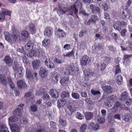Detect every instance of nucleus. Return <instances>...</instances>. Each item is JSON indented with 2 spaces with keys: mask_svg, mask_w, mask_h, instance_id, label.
Returning <instances> with one entry per match:
<instances>
[{
  "mask_svg": "<svg viewBox=\"0 0 132 132\" xmlns=\"http://www.w3.org/2000/svg\"><path fill=\"white\" fill-rule=\"evenodd\" d=\"M121 9L120 16L121 18L125 20L127 18H130V12L127 6H122Z\"/></svg>",
  "mask_w": 132,
  "mask_h": 132,
  "instance_id": "f257e3e1",
  "label": "nucleus"
},
{
  "mask_svg": "<svg viewBox=\"0 0 132 132\" xmlns=\"http://www.w3.org/2000/svg\"><path fill=\"white\" fill-rule=\"evenodd\" d=\"M126 26L127 23L125 21H118L114 24L113 27L115 29L120 31L122 28L125 27Z\"/></svg>",
  "mask_w": 132,
  "mask_h": 132,
  "instance_id": "f03ea898",
  "label": "nucleus"
},
{
  "mask_svg": "<svg viewBox=\"0 0 132 132\" xmlns=\"http://www.w3.org/2000/svg\"><path fill=\"white\" fill-rule=\"evenodd\" d=\"M37 74L35 71H33L32 69L28 68L26 69V76L27 78H31L34 79L37 78Z\"/></svg>",
  "mask_w": 132,
  "mask_h": 132,
  "instance_id": "7ed1b4c3",
  "label": "nucleus"
},
{
  "mask_svg": "<svg viewBox=\"0 0 132 132\" xmlns=\"http://www.w3.org/2000/svg\"><path fill=\"white\" fill-rule=\"evenodd\" d=\"M90 62V58L88 56L86 55L82 56L80 63L82 65L85 66L88 64Z\"/></svg>",
  "mask_w": 132,
  "mask_h": 132,
  "instance_id": "20e7f679",
  "label": "nucleus"
},
{
  "mask_svg": "<svg viewBox=\"0 0 132 132\" xmlns=\"http://www.w3.org/2000/svg\"><path fill=\"white\" fill-rule=\"evenodd\" d=\"M24 104H20L18 105V107H20L21 109L17 108L15 109L13 112V114L16 116L19 117L20 118L22 116V111L23 110L22 107Z\"/></svg>",
  "mask_w": 132,
  "mask_h": 132,
  "instance_id": "39448f33",
  "label": "nucleus"
},
{
  "mask_svg": "<svg viewBox=\"0 0 132 132\" xmlns=\"http://www.w3.org/2000/svg\"><path fill=\"white\" fill-rule=\"evenodd\" d=\"M47 70L46 67L44 66L41 67L40 68L39 74L42 78H46L47 75Z\"/></svg>",
  "mask_w": 132,
  "mask_h": 132,
  "instance_id": "423d86ee",
  "label": "nucleus"
},
{
  "mask_svg": "<svg viewBox=\"0 0 132 132\" xmlns=\"http://www.w3.org/2000/svg\"><path fill=\"white\" fill-rule=\"evenodd\" d=\"M89 7L92 12L93 13L96 14L100 13V9L98 6L91 4L90 5Z\"/></svg>",
  "mask_w": 132,
  "mask_h": 132,
  "instance_id": "0eeeda50",
  "label": "nucleus"
},
{
  "mask_svg": "<svg viewBox=\"0 0 132 132\" xmlns=\"http://www.w3.org/2000/svg\"><path fill=\"white\" fill-rule=\"evenodd\" d=\"M53 31V28L47 26L45 29L44 34L46 36L49 37L52 35Z\"/></svg>",
  "mask_w": 132,
  "mask_h": 132,
  "instance_id": "6e6552de",
  "label": "nucleus"
},
{
  "mask_svg": "<svg viewBox=\"0 0 132 132\" xmlns=\"http://www.w3.org/2000/svg\"><path fill=\"white\" fill-rule=\"evenodd\" d=\"M45 65L48 68L52 69L55 67L54 63L49 58H47L44 61Z\"/></svg>",
  "mask_w": 132,
  "mask_h": 132,
  "instance_id": "1a4fd4ad",
  "label": "nucleus"
},
{
  "mask_svg": "<svg viewBox=\"0 0 132 132\" xmlns=\"http://www.w3.org/2000/svg\"><path fill=\"white\" fill-rule=\"evenodd\" d=\"M28 28L30 34H34L36 33V29L35 24L32 23H30L28 26Z\"/></svg>",
  "mask_w": 132,
  "mask_h": 132,
  "instance_id": "9d476101",
  "label": "nucleus"
},
{
  "mask_svg": "<svg viewBox=\"0 0 132 132\" xmlns=\"http://www.w3.org/2000/svg\"><path fill=\"white\" fill-rule=\"evenodd\" d=\"M84 75L85 76V78H86L87 80L88 79L90 76H93V73L92 72V70L89 68H87L84 70L83 72Z\"/></svg>",
  "mask_w": 132,
  "mask_h": 132,
  "instance_id": "9b49d317",
  "label": "nucleus"
},
{
  "mask_svg": "<svg viewBox=\"0 0 132 132\" xmlns=\"http://www.w3.org/2000/svg\"><path fill=\"white\" fill-rule=\"evenodd\" d=\"M89 127L90 129L94 131H97L99 129L100 126L97 123H95L93 122H91L89 125Z\"/></svg>",
  "mask_w": 132,
  "mask_h": 132,
  "instance_id": "f8f14e48",
  "label": "nucleus"
},
{
  "mask_svg": "<svg viewBox=\"0 0 132 132\" xmlns=\"http://www.w3.org/2000/svg\"><path fill=\"white\" fill-rule=\"evenodd\" d=\"M34 42L32 40L29 41L25 46L26 50L30 51L33 49Z\"/></svg>",
  "mask_w": 132,
  "mask_h": 132,
  "instance_id": "ddd939ff",
  "label": "nucleus"
},
{
  "mask_svg": "<svg viewBox=\"0 0 132 132\" xmlns=\"http://www.w3.org/2000/svg\"><path fill=\"white\" fill-rule=\"evenodd\" d=\"M56 33L57 34V36L60 38L65 37L66 36V33L62 29H60V28L58 29L56 31Z\"/></svg>",
  "mask_w": 132,
  "mask_h": 132,
  "instance_id": "4468645a",
  "label": "nucleus"
},
{
  "mask_svg": "<svg viewBox=\"0 0 132 132\" xmlns=\"http://www.w3.org/2000/svg\"><path fill=\"white\" fill-rule=\"evenodd\" d=\"M69 79V77H64L61 79L60 83L63 86H67Z\"/></svg>",
  "mask_w": 132,
  "mask_h": 132,
  "instance_id": "2eb2a0df",
  "label": "nucleus"
},
{
  "mask_svg": "<svg viewBox=\"0 0 132 132\" xmlns=\"http://www.w3.org/2000/svg\"><path fill=\"white\" fill-rule=\"evenodd\" d=\"M20 34L22 39L23 40H25L29 37V33L26 30H23L21 31Z\"/></svg>",
  "mask_w": 132,
  "mask_h": 132,
  "instance_id": "dca6fc26",
  "label": "nucleus"
},
{
  "mask_svg": "<svg viewBox=\"0 0 132 132\" xmlns=\"http://www.w3.org/2000/svg\"><path fill=\"white\" fill-rule=\"evenodd\" d=\"M10 128L12 132H19L20 130L18 125L16 123L12 124Z\"/></svg>",
  "mask_w": 132,
  "mask_h": 132,
  "instance_id": "f3484780",
  "label": "nucleus"
},
{
  "mask_svg": "<svg viewBox=\"0 0 132 132\" xmlns=\"http://www.w3.org/2000/svg\"><path fill=\"white\" fill-rule=\"evenodd\" d=\"M4 61L9 67L11 66L13 62V60L9 56H6L4 59Z\"/></svg>",
  "mask_w": 132,
  "mask_h": 132,
  "instance_id": "a211bd4d",
  "label": "nucleus"
},
{
  "mask_svg": "<svg viewBox=\"0 0 132 132\" xmlns=\"http://www.w3.org/2000/svg\"><path fill=\"white\" fill-rule=\"evenodd\" d=\"M98 20V17L97 16L95 15H92L88 22H87V24L88 25H90V23H95Z\"/></svg>",
  "mask_w": 132,
  "mask_h": 132,
  "instance_id": "6ab92c4d",
  "label": "nucleus"
},
{
  "mask_svg": "<svg viewBox=\"0 0 132 132\" xmlns=\"http://www.w3.org/2000/svg\"><path fill=\"white\" fill-rule=\"evenodd\" d=\"M50 94L51 96L54 98H56L58 97L59 93L54 89H50Z\"/></svg>",
  "mask_w": 132,
  "mask_h": 132,
  "instance_id": "aec40b11",
  "label": "nucleus"
},
{
  "mask_svg": "<svg viewBox=\"0 0 132 132\" xmlns=\"http://www.w3.org/2000/svg\"><path fill=\"white\" fill-rule=\"evenodd\" d=\"M12 36L13 39L15 41L18 38L20 37V34L18 30L14 29L13 30Z\"/></svg>",
  "mask_w": 132,
  "mask_h": 132,
  "instance_id": "412c9836",
  "label": "nucleus"
},
{
  "mask_svg": "<svg viewBox=\"0 0 132 132\" xmlns=\"http://www.w3.org/2000/svg\"><path fill=\"white\" fill-rule=\"evenodd\" d=\"M18 88L20 89H24L27 87V85L25 82L21 80H19L17 82Z\"/></svg>",
  "mask_w": 132,
  "mask_h": 132,
  "instance_id": "4be33fe9",
  "label": "nucleus"
},
{
  "mask_svg": "<svg viewBox=\"0 0 132 132\" xmlns=\"http://www.w3.org/2000/svg\"><path fill=\"white\" fill-rule=\"evenodd\" d=\"M67 101L64 98H61L57 101V105L58 107L61 108L66 103Z\"/></svg>",
  "mask_w": 132,
  "mask_h": 132,
  "instance_id": "5701e85b",
  "label": "nucleus"
},
{
  "mask_svg": "<svg viewBox=\"0 0 132 132\" xmlns=\"http://www.w3.org/2000/svg\"><path fill=\"white\" fill-rule=\"evenodd\" d=\"M130 57H131L130 55L126 54L124 55L123 57L124 59L123 63L125 65H127L130 64V61L129 58Z\"/></svg>",
  "mask_w": 132,
  "mask_h": 132,
  "instance_id": "b1692460",
  "label": "nucleus"
},
{
  "mask_svg": "<svg viewBox=\"0 0 132 132\" xmlns=\"http://www.w3.org/2000/svg\"><path fill=\"white\" fill-rule=\"evenodd\" d=\"M0 82L4 86L7 85V81L6 77L3 74H0Z\"/></svg>",
  "mask_w": 132,
  "mask_h": 132,
  "instance_id": "393cba45",
  "label": "nucleus"
},
{
  "mask_svg": "<svg viewBox=\"0 0 132 132\" xmlns=\"http://www.w3.org/2000/svg\"><path fill=\"white\" fill-rule=\"evenodd\" d=\"M0 132H9L6 125L0 122Z\"/></svg>",
  "mask_w": 132,
  "mask_h": 132,
  "instance_id": "a878e982",
  "label": "nucleus"
},
{
  "mask_svg": "<svg viewBox=\"0 0 132 132\" xmlns=\"http://www.w3.org/2000/svg\"><path fill=\"white\" fill-rule=\"evenodd\" d=\"M59 125L62 127H65L67 125V122L66 119L64 118L61 117L59 118Z\"/></svg>",
  "mask_w": 132,
  "mask_h": 132,
  "instance_id": "bb28decb",
  "label": "nucleus"
},
{
  "mask_svg": "<svg viewBox=\"0 0 132 132\" xmlns=\"http://www.w3.org/2000/svg\"><path fill=\"white\" fill-rule=\"evenodd\" d=\"M94 48L95 50H93V52L94 53H98L101 49H103L102 45L100 43H98V44L95 46Z\"/></svg>",
  "mask_w": 132,
  "mask_h": 132,
  "instance_id": "cd10ccee",
  "label": "nucleus"
},
{
  "mask_svg": "<svg viewBox=\"0 0 132 132\" xmlns=\"http://www.w3.org/2000/svg\"><path fill=\"white\" fill-rule=\"evenodd\" d=\"M17 72L18 74L17 75V79L20 78H21L23 76V75L24 72V69L22 67H18V69L17 70Z\"/></svg>",
  "mask_w": 132,
  "mask_h": 132,
  "instance_id": "c85d7f7f",
  "label": "nucleus"
},
{
  "mask_svg": "<svg viewBox=\"0 0 132 132\" xmlns=\"http://www.w3.org/2000/svg\"><path fill=\"white\" fill-rule=\"evenodd\" d=\"M85 116L86 120L87 121L92 119L93 117L92 113L89 112H86L84 113Z\"/></svg>",
  "mask_w": 132,
  "mask_h": 132,
  "instance_id": "c756f323",
  "label": "nucleus"
},
{
  "mask_svg": "<svg viewBox=\"0 0 132 132\" xmlns=\"http://www.w3.org/2000/svg\"><path fill=\"white\" fill-rule=\"evenodd\" d=\"M40 62L39 60H36L33 61L32 63L33 68L35 69H36L39 67Z\"/></svg>",
  "mask_w": 132,
  "mask_h": 132,
  "instance_id": "7c9ffc66",
  "label": "nucleus"
},
{
  "mask_svg": "<svg viewBox=\"0 0 132 132\" xmlns=\"http://www.w3.org/2000/svg\"><path fill=\"white\" fill-rule=\"evenodd\" d=\"M104 90L108 94H110L112 93V87L109 85L105 86L104 87Z\"/></svg>",
  "mask_w": 132,
  "mask_h": 132,
  "instance_id": "2f4dec72",
  "label": "nucleus"
},
{
  "mask_svg": "<svg viewBox=\"0 0 132 132\" xmlns=\"http://www.w3.org/2000/svg\"><path fill=\"white\" fill-rule=\"evenodd\" d=\"M115 69L114 75H116L118 74H120L121 73V68L120 67L119 64L116 65L114 67Z\"/></svg>",
  "mask_w": 132,
  "mask_h": 132,
  "instance_id": "473e14b6",
  "label": "nucleus"
},
{
  "mask_svg": "<svg viewBox=\"0 0 132 132\" xmlns=\"http://www.w3.org/2000/svg\"><path fill=\"white\" fill-rule=\"evenodd\" d=\"M128 97V94L127 91H125L122 92L120 96V100L121 101L126 100Z\"/></svg>",
  "mask_w": 132,
  "mask_h": 132,
  "instance_id": "72a5a7b5",
  "label": "nucleus"
},
{
  "mask_svg": "<svg viewBox=\"0 0 132 132\" xmlns=\"http://www.w3.org/2000/svg\"><path fill=\"white\" fill-rule=\"evenodd\" d=\"M4 34L5 40L9 42H11V39L9 32H8L5 31L4 32Z\"/></svg>",
  "mask_w": 132,
  "mask_h": 132,
  "instance_id": "f704fd0d",
  "label": "nucleus"
},
{
  "mask_svg": "<svg viewBox=\"0 0 132 132\" xmlns=\"http://www.w3.org/2000/svg\"><path fill=\"white\" fill-rule=\"evenodd\" d=\"M68 109L71 112H74L76 109V107L75 104L71 103H70V106L68 107Z\"/></svg>",
  "mask_w": 132,
  "mask_h": 132,
  "instance_id": "c9c22d12",
  "label": "nucleus"
},
{
  "mask_svg": "<svg viewBox=\"0 0 132 132\" xmlns=\"http://www.w3.org/2000/svg\"><path fill=\"white\" fill-rule=\"evenodd\" d=\"M18 119V118L17 117L13 115L9 118V121L11 122H15L17 121Z\"/></svg>",
  "mask_w": 132,
  "mask_h": 132,
  "instance_id": "e433bc0d",
  "label": "nucleus"
},
{
  "mask_svg": "<svg viewBox=\"0 0 132 132\" xmlns=\"http://www.w3.org/2000/svg\"><path fill=\"white\" fill-rule=\"evenodd\" d=\"M122 77L121 75H118L116 78L117 83L118 85H120L122 81Z\"/></svg>",
  "mask_w": 132,
  "mask_h": 132,
  "instance_id": "4c0bfd02",
  "label": "nucleus"
},
{
  "mask_svg": "<svg viewBox=\"0 0 132 132\" xmlns=\"http://www.w3.org/2000/svg\"><path fill=\"white\" fill-rule=\"evenodd\" d=\"M74 52L73 50L71 52H67L65 54H63V56L64 57H70L72 56H74Z\"/></svg>",
  "mask_w": 132,
  "mask_h": 132,
  "instance_id": "58836bf2",
  "label": "nucleus"
},
{
  "mask_svg": "<svg viewBox=\"0 0 132 132\" xmlns=\"http://www.w3.org/2000/svg\"><path fill=\"white\" fill-rule=\"evenodd\" d=\"M87 127L86 124H82L80 128L79 132H85Z\"/></svg>",
  "mask_w": 132,
  "mask_h": 132,
  "instance_id": "ea45409f",
  "label": "nucleus"
},
{
  "mask_svg": "<svg viewBox=\"0 0 132 132\" xmlns=\"http://www.w3.org/2000/svg\"><path fill=\"white\" fill-rule=\"evenodd\" d=\"M97 68L98 69H100L101 71L102 72L104 70L106 67L104 64L101 63L100 65L98 64H97Z\"/></svg>",
  "mask_w": 132,
  "mask_h": 132,
  "instance_id": "a19ab883",
  "label": "nucleus"
},
{
  "mask_svg": "<svg viewBox=\"0 0 132 132\" xmlns=\"http://www.w3.org/2000/svg\"><path fill=\"white\" fill-rule=\"evenodd\" d=\"M61 97L63 98H69L70 97L69 93L68 92L63 91L62 92Z\"/></svg>",
  "mask_w": 132,
  "mask_h": 132,
  "instance_id": "79ce46f5",
  "label": "nucleus"
},
{
  "mask_svg": "<svg viewBox=\"0 0 132 132\" xmlns=\"http://www.w3.org/2000/svg\"><path fill=\"white\" fill-rule=\"evenodd\" d=\"M131 117L129 113H127L124 116L123 120L126 122H128L131 119Z\"/></svg>",
  "mask_w": 132,
  "mask_h": 132,
  "instance_id": "37998d69",
  "label": "nucleus"
},
{
  "mask_svg": "<svg viewBox=\"0 0 132 132\" xmlns=\"http://www.w3.org/2000/svg\"><path fill=\"white\" fill-rule=\"evenodd\" d=\"M51 128L52 130L55 129L56 128V123L55 122L51 121L50 122Z\"/></svg>",
  "mask_w": 132,
  "mask_h": 132,
  "instance_id": "c03bdc74",
  "label": "nucleus"
},
{
  "mask_svg": "<svg viewBox=\"0 0 132 132\" xmlns=\"http://www.w3.org/2000/svg\"><path fill=\"white\" fill-rule=\"evenodd\" d=\"M116 97L114 95H112L107 98V100L112 102H114L116 100Z\"/></svg>",
  "mask_w": 132,
  "mask_h": 132,
  "instance_id": "a18cd8bd",
  "label": "nucleus"
},
{
  "mask_svg": "<svg viewBox=\"0 0 132 132\" xmlns=\"http://www.w3.org/2000/svg\"><path fill=\"white\" fill-rule=\"evenodd\" d=\"M71 96L73 98L76 100H78L80 97V95L79 94L75 92L72 93Z\"/></svg>",
  "mask_w": 132,
  "mask_h": 132,
  "instance_id": "49530a36",
  "label": "nucleus"
},
{
  "mask_svg": "<svg viewBox=\"0 0 132 132\" xmlns=\"http://www.w3.org/2000/svg\"><path fill=\"white\" fill-rule=\"evenodd\" d=\"M42 45L45 47L47 46L50 43V40L48 39H44L42 42Z\"/></svg>",
  "mask_w": 132,
  "mask_h": 132,
  "instance_id": "de8ad7c7",
  "label": "nucleus"
},
{
  "mask_svg": "<svg viewBox=\"0 0 132 132\" xmlns=\"http://www.w3.org/2000/svg\"><path fill=\"white\" fill-rule=\"evenodd\" d=\"M87 31L84 29H82L79 32V36L80 37H82L87 32Z\"/></svg>",
  "mask_w": 132,
  "mask_h": 132,
  "instance_id": "09e8293b",
  "label": "nucleus"
},
{
  "mask_svg": "<svg viewBox=\"0 0 132 132\" xmlns=\"http://www.w3.org/2000/svg\"><path fill=\"white\" fill-rule=\"evenodd\" d=\"M30 109L33 112H36L38 110V107L35 104L32 105L30 106Z\"/></svg>",
  "mask_w": 132,
  "mask_h": 132,
  "instance_id": "8fccbe9b",
  "label": "nucleus"
},
{
  "mask_svg": "<svg viewBox=\"0 0 132 132\" xmlns=\"http://www.w3.org/2000/svg\"><path fill=\"white\" fill-rule=\"evenodd\" d=\"M92 94L94 95H99L100 96L101 93L99 91L95 90L92 89L91 90Z\"/></svg>",
  "mask_w": 132,
  "mask_h": 132,
  "instance_id": "3c124183",
  "label": "nucleus"
},
{
  "mask_svg": "<svg viewBox=\"0 0 132 132\" xmlns=\"http://www.w3.org/2000/svg\"><path fill=\"white\" fill-rule=\"evenodd\" d=\"M75 116L78 119L82 120L84 118V116L79 112H77L75 114Z\"/></svg>",
  "mask_w": 132,
  "mask_h": 132,
  "instance_id": "603ef678",
  "label": "nucleus"
},
{
  "mask_svg": "<svg viewBox=\"0 0 132 132\" xmlns=\"http://www.w3.org/2000/svg\"><path fill=\"white\" fill-rule=\"evenodd\" d=\"M35 51L32 50L27 53V56L28 57H32L35 56Z\"/></svg>",
  "mask_w": 132,
  "mask_h": 132,
  "instance_id": "864d4df0",
  "label": "nucleus"
},
{
  "mask_svg": "<svg viewBox=\"0 0 132 132\" xmlns=\"http://www.w3.org/2000/svg\"><path fill=\"white\" fill-rule=\"evenodd\" d=\"M74 5H76V7L77 6L78 8H79V9H81L82 6V5L80 1L78 0L76 2Z\"/></svg>",
  "mask_w": 132,
  "mask_h": 132,
  "instance_id": "5fc2aeb1",
  "label": "nucleus"
},
{
  "mask_svg": "<svg viewBox=\"0 0 132 132\" xmlns=\"http://www.w3.org/2000/svg\"><path fill=\"white\" fill-rule=\"evenodd\" d=\"M45 91L44 89L41 88L39 90H37L36 93V94L39 96L41 95L42 94L44 93Z\"/></svg>",
  "mask_w": 132,
  "mask_h": 132,
  "instance_id": "6e6d98bb",
  "label": "nucleus"
},
{
  "mask_svg": "<svg viewBox=\"0 0 132 132\" xmlns=\"http://www.w3.org/2000/svg\"><path fill=\"white\" fill-rule=\"evenodd\" d=\"M43 98L44 100H50V97L49 95L47 93H45L43 96Z\"/></svg>",
  "mask_w": 132,
  "mask_h": 132,
  "instance_id": "4d7b16f0",
  "label": "nucleus"
},
{
  "mask_svg": "<svg viewBox=\"0 0 132 132\" xmlns=\"http://www.w3.org/2000/svg\"><path fill=\"white\" fill-rule=\"evenodd\" d=\"M57 12L58 14L61 15L65 14L66 11L63 10L62 8H60V9L57 11Z\"/></svg>",
  "mask_w": 132,
  "mask_h": 132,
  "instance_id": "13d9d810",
  "label": "nucleus"
},
{
  "mask_svg": "<svg viewBox=\"0 0 132 132\" xmlns=\"http://www.w3.org/2000/svg\"><path fill=\"white\" fill-rule=\"evenodd\" d=\"M127 32V30L125 28L122 29L121 31V36L124 37L126 36V34Z\"/></svg>",
  "mask_w": 132,
  "mask_h": 132,
  "instance_id": "bf43d9fd",
  "label": "nucleus"
},
{
  "mask_svg": "<svg viewBox=\"0 0 132 132\" xmlns=\"http://www.w3.org/2000/svg\"><path fill=\"white\" fill-rule=\"evenodd\" d=\"M76 7V5H74V4H73V5L70 6V11H71V12L70 13V15H72L73 12Z\"/></svg>",
  "mask_w": 132,
  "mask_h": 132,
  "instance_id": "052dcab7",
  "label": "nucleus"
},
{
  "mask_svg": "<svg viewBox=\"0 0 132 132\" xmlns=\"http://www.w3.org/2000/svg\"><path fill=\"white\" fill-rule=\"evenodd\" d=\"M70 45L69 44H67L64 45L63 47L64 50H69L70 49Z\"/></svg>",
  "mask_w": 132,
  "mask_h": 132,
  "instance_id": "680f3d73",
  "label": "nucleus"
},
{
  "mask_svg": "<svg viewBox=\"0 0 132 132\" xmlns=\"http://www.w3.org/2000/svg\"><path fill=\"white\" fill-rule=\"evenodd\" d=\"M98 122L100 124L103 123L104 121V120L102 116L99 117L97 120Z\"/></svg>",
  "mask_w": 132,
  "mask_h": 132,
  "instance_id": "e2e57ef3",
  "label": "nucleus"
},
{
  "mask_svg": "<svg viewBox=\"0 0 132 132\" xmlns=\"http://www.w3.org/2000/svg\"><path fill=\"white\" fill-rule=\"evenodd\" d=\"M68 68L69 70L71 72L75 71L74 67V66L70 65L68 67Z\"/></svg>",
  "mask_w": 132,
  "mask_h": 132,
  "instance_id": "0e129e2a",
  "label": "nucleus"
},
{
  "mask_svg": "<svg viewBox=\"0 0 132 132\" xmlns=\"http://www.w3.org/2000/svg\"><path fill=\"white\" fill-rule=\"evenodd\" d=\"M102 5L104 10H106L108 9V5L105 2L103 3L102 4Z\"/></svg>",
  "mask_w": 132,
  "mask_h": 132,
  "instance_id": "69168bd1",
  "label": "nucleus"
},
{
  "mask_svg": "<svg viewBox=\"0 0 132 132\" xmlns=\"http://www.w3.org/2000/svg\"><path fill=\"white\" fill-rule=\"evenodd\" d=\"M112 102L109 100H108L107 102L105 103V105L108 107H111L112 106Z\"/></svg>",
  "mask_w": 132,
  "mask_h": 132,
  "instance_id": "338daca9",
  "label": "nucleus"
},
{
  "mask_svg": "<svg viewBox=\"0 0 132 132\" xmlns=\"http://www.w3.org/2000/svg\"><path fill=\"white\" fill-rule=\"evenodd\" d=\"M5 19V15L2 12V13H0V20L1 21L2 20L4 21Z\"/></svg>",
  "mask_w": 132,
  "mask_h": 132,
  "instance_id": "774afa93",
  "label": "nucleus"
}]
</instances>
